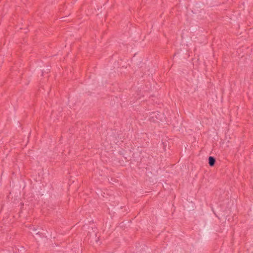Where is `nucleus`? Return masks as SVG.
Returning <instances> with one entry per match:
<instances>
[{"label":"nucleus","instance_id":"obj_2","mask_svg":"<svg viewBox=\"0 0 253 253\" xmlns=\"http://www.w3.org/2000/svg\"><path fill=\"white\" fill-rule=\"evenodd\" d=\"M31 229H32L33 231H36V229L35 227H34L31 228Z\"/></svg>","mask_w":253,"mask_h":253},{"label":"nucleus","instance_id":"obj_3","mask_svg":"<svg viewBox=\"0 0 253 253\" xmlns=\"http://www.w3.org/2000/svg\"><path fill=\"white\" fill-rule=\"evenodd\" d=\"M153 115H155V116L156 117V115L155 113H153Z\"/></svg>","mask_w":253,"mask_h":253},{"label":"nucleus","instance_id":"obj_1","mask_svg":"<svg viewBox=\"0 0 253 253\" xmlns=\"http://www.w3.org/2000/svg\"><path fill=\"white\" fill-rule=\"evenodd\" d=\"M215 162V159L214 157L210 156L209 158V164L211 167H212L214 165Z\"/></svg>","mask_w":253,"mask_h":253}]
</instances>
